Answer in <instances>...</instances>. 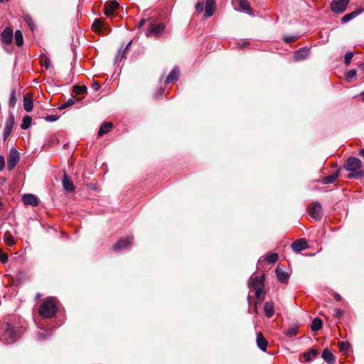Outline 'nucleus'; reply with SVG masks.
Listing matches in <instances>:
<instances>
[{
  "instance_id": "1",
  "label": "nucleus",
  "mask_w": 364,
  "mask_h": 364,
  "mask_svg": "<svg viewBox=\"0 0 364 364\" xmlns=\"http://www.w3.org/2000/svg\"><path fill=\"white\" fill-rule=\"evenodd\" d=\"M24 333V328L14 322L11 316L4 317L0 332V341L6 344L16 342Z\"/></svg>"
},
{
  "instance_id": "2",
  "label": "nucleus",
  "mask_w": 364,
  "mask_h": 364,
  "mask_svg": "<svg viewBox=\"0 0 364 364\" xmlns=\"http://www.w3.org/2000/svg\"><path fill=\"white\" fill-rule=\"evenodd\" d=\"M344 168L350 171L348 178L350 179H361L364 178V168L361 160L355 156L348 157L344 163Z\"/></svg>"
},
{
  "instance_id": "3",
  "label": "nucleus",
  "mask_w": 364,
  "mask_h": 364,
  "mask_svg": "<svg viewBox=\"0 0 364 364\" xmlns=\"http://www.w3.org/2000/svg\"><path fill=\"white\" fill-rule=\"evenodd\" d=\"M58 311L56 300L54 297H48L41 304L39 314L43 318H52L55 316Z\"/></svg>"
},
{
  "instance_id": "4",
  "label": "nucleus",
  "mask_w": 364,
  "mask_h": 364,
  "mask_svg": "<svg viewBox=\"0 0 364 364\" xmlns=\"http://www.w3.org/2000/svg\"><path fill=\"white\" fill-rule=\"evenodd\" d=\"M308 213L316 221L320 220L323 216V209L318 201L313 202L307 208Z\"/></svg>"
},
{
  "instance_id": "5",
  "label": "nucleus",
  "mask_w": 364,
  "mask_h": 364,
  "mask_svg": "<svg viewBox=\"0 0 364 364\" xmlns=\"http://www.w3.org/2000/svg\"><path fill=\"white\" fill-rule=\"evenodd\" d=\"M350 0H333L331 3V9L336 14H341L346 11Z\"/></svg>"
},
{
  "instance_id": "6",
  "label": "nucleus",
  "mask_w": 364,
  "mask_h": 364,
  "mask_svg": "<svg viewBox=\"0 0 364 364\" xmlns=\"http://www.w3.org/2000/svg\"><path fill=\"white\" fill-rule=\"evenodd\" d=\"M119 4L116 0L107 1L105 4L104 14L109 18H112L114 11L119 8Z\"/></svg>"
},
{
  "instance_id": "7",
  "label": "nucleus",
  "mask_w": 364,
  "mask_h": 364,
  "mask_svg": "<svg viewBox=\"0 0 364 364\" xmlns=\"http://www.w3.org/2000/svg\"><path fill=\"white\" fill-rule=\"evenodd\" d=\"M132 243V237H129L119 240L112 247L116 252H121L128 249Z\"/></svg>"
},
{
  "instance_id": "8",
  "label": "nucleus",
  "mask_w": 364,
  "mask_h": 364,
  "mask_svg": "<svg viewBox=\"0 0 364 364\" xmlns=\"http://www.w3.org/2000/svg\"><path fill=\"white\" fill-rule=\"evenodd\" d=\"M19 161V154L16 149H11L7 162V169L12 171Z\"/></svg>"
},
{
  "instance_id": "9",
  "label": "nucleus",
  "mask_w": 364,
  "mask_h": 364,
  "mask_svg": "<svg viewBox=\"0 0 364 364\" xmlns=\"http://www.w3.org/2000/svg\"><path fill=\"white\" fill-rule=\"evenodd\" d=\"M14 126V116L10 114L8 119H6L5 127L4 129L3 137L4 140L6 141L9 135L11 134Z\"/></svg>"
},
{
  "instance_id": "10",
  "label": "nucleus",
  "mask_w": 364,
  "mask_h": 364,
  "mask_svg": "<svg viewBox=\"0 0 364 364\" xmlns=\"http://www.w3.org/2000/svg\"><path fill=\"white\" fill-rule=\"evenodd\" d=\"M275 273L279 282L287 284L289 280V274L285 272V267L282 264H278L275 269Z\"/></svg>"
},
{
  "instance_id": "11",
  "label": "nucleus",
  "mask_w": 364,
  "mask_h": 364,
  "mask_svg": "<svg viewBox=\"0 0 364 364\" xmlns=\"http://www.w3.org/2000/svg\"><path fill=\"white\" fill-rule=\"evenodd\" d=\"M165 27L166 26L163 23H159L157 24L151 23L146 35V36L150 35H154L155 36H159L164 31Z\"/></svg>"
},
{
  "instance_id": "12",
  "label": "nucleus",
  "mask_w": 364,
  "mask_h": 364,
  "mask_svg": "<svg viewBox=\"0 0 364 364\" xmlns=\"http://www.w3.org/2000/svg\"><path fill=\"white\" fill-rule=\"evenodd\" d=\"M265 276L264 274L260 277H251L249 280V287L250 289H256L259 287V286H263L264 282Z\"/></svg>"
},
{
  "instance_id": "13",
  "label": "nucleus",
  "mask_w": 364,
  "mask_h": 364,
  "mask_svg": "<svg viewBox=\"0 0 364 364\" xmlns=\"http://www.w3.org/2000/svg\"><path fill=\"white\" fill-rule=\"evenodd\" d=\"M309 55V49L307 47H302L294 53V59L295 61H302L306 60Z\"/></svg>"
},
{
  "instance_id": "14",
  "label": "nucleus",
  "mask_w": 364,
  "mask_h": 364,
  "mask_svg": "<svg viewBox=\"0 0 364 364\" xmlns=\"http://www.w3.org/2000/svg\"><path fill=\"white\" fill-rule=\"evenodd\" d=\"M132 40H131L125 46V48L122 50V48H120L115 57L114 63L117 64L122 61L123 59H125L127 57V52L129 50L131 45L132 43Z\"/></svg>"
},
{
  "instance_id": "15",
  "label": "nucleus",
  "mask_w": 364,
  "mask_h": 364,
  "mask_svg": "<svg viewBox=\"0 0 364 364\" xmlns=\"http://www.w3.org/2000/svg\"><path fill=\"white\" fill-rule=\"evenodd\" d=\"M216 9V4L215 0H206L205 4V17H211Z\"/></svg>"
},
{
  "instance_id": "16",
  "label": "nucleus",
  "mask_w": 364,
  "mask_h": 364,
  "mask_svg": "<svg viewBox=\"0 0 364 364\" xmlns=\"http://www.w3.org/2000/svg\"><path fill=\"white\" fill-rule=\"evenodd\" d=\"M308 247L307 242L304 239L296 240L291 244V248L295 252H300Z\"/></svg>"
},
{
  "instance_id": "17",
  "label": "nucleus",
  "mask_w": 364,
  "mask_h": 364,
  "mask_svg": "<svg viewBox=\"0 0 364 364\" xmlns=\"http://www.w3.org/2000/svg\"><path fill=\"white\" fill-rule=\"evenodd\" d=\"M363 11H364V9H363L361 8H358L356 10H355L354 11L347 14L345 16H343L341 18V21L343 24L347 23L348 22L350 21L351 20H353V18L357 17L358 15L361 14Z\"/></svg>"
},
{
  "instance_id": "18",
  "label": "nucleus",
  "mask_w": 364,
  "mask_h": 364,
  "mask_svg": "<svg viewBox=\"0 0 364 364\" xmlns=\"http://www.w3.org/2000/svg\"><path fill=\"white\" fill-rule=\"evenodd\" d=\"M13 40V31L10 28H6L2 34L1 41L2 43L5 45H9L12 42Z\"/></svg>"
},
{
  "instance_id": "19",
  "label": "nucleus",
  "mask_w": 364,
  "mask_h": 364,
  "mask_svg": "<svg viewBox=\"0 0 364 364\" xmlns=\"http://www.w3.org/2000/svg\"><path fill=\"white\" fill-rule=\"evenodd\" d=\"M22 201L25 205H31L32 206H37L38 205V198L31 193L24 194L22 196Z\"/></svg>"
},
{
  "instance_id": "20",
  "label": "nucleus",
  "mask_w": 364,
  "mask_h": 364,
  "mask_svg": "<svg viewBox=\"0 0 364 364\" xmlns=\"http://www.w3.org/2000/svg\"><path fill=\"white\" fill-rule=\"evenodd\" d=\"M62 184L64 190L68 192H72L75 190V186L73 185L70 177L66 173L64 174Z\"/></svg>"
},
{
  "instance_id": "21",
  "label": "nucleus",
  "mask_w": 364,
  "mask_h": 364,
  "mask_svg": "<svg viewBox=\"0 0 364 364\" xmlns=\"http://www.w3.org/2000/svg\"><path fill=\"white\" fill-rule=\"evenodd\" d=\"M179 76V68L178 67H175L166 77L164 80L165 84H169L176 81L178 79Z\"/></svg>"
},
{
  "instance_id": "22",
  "label": "nucleus",
  "mask_w": 364,
  "mask_h": 364,
  "mask_svg": "<svg viewBox=\"0 0 364 364\" xmlns=\"http://www.w3.org/2000/svg\"><path fill=\"white\" fill-rule=\"evenodd\" d=\"M263 310H264V316L267 318H269L272 316H273V315L274 314V312H275L273 302L272 301L265 302L264 304Z\"/></svg>"
},
{
  "instance_id": "23",
  "label": "nucleus",
  "mask_w": 364,
  "mask_h": 364,
  "mask_svg": "<svg viewBox=\"0 0 364 364\" xmlns=\"http://www.w3.org/2000/svg\"><path fill=\"white\" fill-rule=\"evenodd\" d=\"M257 344L258 348L265 352L267 350V348L268 346V342L266 338L264 337L262 333H259L257 335Z\"/></svg>"
},
{
  "instance_id": "24",
  "label": "nucleus",
  "mask_w": 364,
  "mask_h": 364,
  "mask_svg": "<svg viewBox=\"0 0 364 364\" xmlns=\"http://www.w3.org/2000/svg\"><path fill=\"white\" fill-rule=\"evenodd\" d=\"M321 357L328 364H333L335 362V356L328 348H324Z\"/></svg>"
},
{
  "instance_id": "25",
  "label": "nucleus",
  "mask_w": 364,
  "mask_h": 364,
  "mask_svg": "<svg viewBox=\"0 0 364 364\" xmlns=\"http://www.w3.org/2000/svg\"><path fill=\"white\" fill-rule=\"evenodd\" d=\"M319 354L318 350L316 348H311L309 350L303 353L304 361L308 363L313 360V358L318 356Z\"/></svg>"
},
{
  "instance_id": "26",
  "label": "nucleus",
  "mask_w": 364,
  "mask_h": 364,
  "mask_svg": "<svg viewBox=\"0 0 364 364\" xmlns=\"http://www.w3.org/2000/svg\"><path fill=\"white\" fill-rule=\"evenodd\" d=\"M112 127H113V124L112 122H103L102 124L101 127H100V129L98 130L97 136H102L105 134H107L110 131V129Z\"/></svg>"
},
{
  "instance_id": "27",
  "label": "nucleus",
  "mask_w": 364,
  "mask_h": 364,
  "mask_svg": "<svg viewBox=\"0 0 364 364\" xmlns=\"http://www.w3.org/2000/svg\"><path fill=\"white\" fill-rule=\"evenodd\" d=\"M339 176V170H336L334 173L332 174L327 176L326 177H323L322 179V183L323 184H331L334 183Z\"/></svg>"
},
{
  "instance_id": "28",
  "label": "nucleus",
  "mask_w": 364,
  "mask_h": 364,
  "mask_svg": "<svg viewBox=\"0 0 364 364\" xmlns=\"http://www.w3.org/2000/svg\"><path fill=\"white\" fill-rule=\"evenodd\" d=\"M103 26H104L103 20L102 18H95L92 25V28L95 32L100 33L102 31Z\"/></svg>"
},
{
  "instance_id": "29",
  "label": "nucleus",
  "mask_w": 364,
  "mask_h": 364,
  "mask_svg": "<svg viewBox=\"0 0 364 364\" xmlns=\"http://www.w3.org/2000/svg\"><path fill=\"white\" fill-rule=\"evenodd\" d=\"M299 327L297 326H291L287 329L284 330V334L288 338H294L298 333Z\"/></svg>"
},
{
  "instance_id": "30",
  "label": "nucleus",
  "mask_w": 364,
  "mask_h": 364,
  "mask_svg": "<svg viewBox=\"0 0 364 364\" xmlns=\"http://www.w3.org/2000/svg\"><path fill=\"white\" fill-rule=\"evenodd\" d=\"M323 326V322L319 318H315L311 323V329L313 331H317L320 330Z\"/></svg>"
},
{
  "instance_id": "31",
  "label": "nucleus",
  "mask_w": 364,
  "mask_h": 364,
  "mask_svg": "<svg viewBox=\"0 0 364 364\" xmlns=\"http://www.w3.org/2000/svg\"><path fill=\"white\" fill-rule=\"evenodd\" d=\"M33 100L32 98H29L26 96H24L23 97V107H24V109L29 112L32 110L33 109Z\"/></svg>"
},
{
  "instance_id": "32",
  "label": "nucleus",
  "mask_w": 364,
  "mask_h": 364,
  "mask_svg": "<svg viewBox=\"0 0 364 364\" xmlns=\"http://www.w3.org/2000/svg\"><path fill=\"white\" fill-rule=\"evenodd\" d=\"M87 87L85 85H75L73 87V92L76 95H83L87 92Z\"/></svg>"
},
{
  "instance_id": "33",
  "label": "nucleus",
  "mask_w": 364,
  "mask_h": 364,
  "mask_svg": "<svg viewBox=\"0 0 364 364\" xmlns=\"http://www.w3.org/2000/svg\"><path fill=\"white\" fill-rule=\"evenodd\" d=\"M32 119L29 115H26L23 118L22 124H21V127L22 129H27L31 124Z\"/></svg>"
},
{
  "instance_id": "34",
  "label": "nucleus",
  "mask_w": 364,
  "mask_h": 364,
  "mask_svg": "<svg viewBox=\"0 0 364 364\" xmlns=\"http://www.w3.org/2000/svg\"><path fill=\"white\" fill-rule=\"evenodd\" d=\"M240 8L246 13H250L251 9L247 0H240L239 3Z\"/></svg>"
},
{
  "instance_id": "35",
  "label": "nucleus",
  "mask_w": 364,
  "mask_h": 364,
  "mask_svg": "<svg viewBox=\"0 0 364 364\" xmlns=\"http://www.w3.org/2000/svg\"><path fill=\"white\" fill-rule=\"evenodd\" d=\"M15 43L18 46H21L23 43V35L20 30L15 32Z\"/></svg>"
},
{
  "instance_id": "36",
  "label": "nucleus",
  "mask_w": 364,
  "mask_h": 364,
  "mask_svg": "<svg viewBox=\"0 0 364 364\" xmlns=\"http://www.w3.org/2000/svg\"><path fill=\"white\" fill-rule=\"evenodd\" d=\"M4 242L9 247H13L16 244L14 237L10 233L5 234Z\"/></svg>"
},
{
  "instance_id": "37",
  "label": "nucleus",
  "mask_w": 364,
  "mask_h": 364,
  "mask_svg": "<svg viewBox=\"0 0 364 364\" xmlns=\"http://www.w3.org/2000/svg\"><path fill=\"white\" fill-rule=\"evenodd\" d=\"M23 20L27 23V25L29 26V28L31 29V31H34L36 26L34 24V22L32 19V18L28 14H24L23 15Z\"/></svg>"
},
{
  "instance_id": "38",
  "label": "nucleus",
  "mask_w": 364,
  "mask_h": 364,
  "mask_svg": "<svg viewBox=\"0 0 364 364\" xmlns=\"http://www.w3.org/2000/svg\"><path fill=\"white\" fill-rule=\"evenodd\" d=\"M279 259V256L277 253H269L266 257L265 260L269 263H275Z\"/></svg>"
},
{
  "instance_id": "39",
  "label": "nucleus",
  "mask_w": 364,
  "mask_h": 364,
  "mask_svg": "<svg viewBox=\"0 0 364 364\" xmlns=\"http://www.w3.org/2000/svg\"><path fill=\"white\" fill-rule=\"evenodd\" d=\"M339 349L341 352L346 353L350 350V344L346 341H341L338 343Z\"/></svg>"
},
{
  "instance_id": "40",
  "label": "nucleus",
  "mask_w": 364,
  "mask_h": 364,
  "mask_svg": "<svg viewBox=\"0 0 364 364\" xmlns=\"http://www.w3.org/2000/svg\"><path fill=\"white\" fill-rule=\"evenodd\" d=\"M75 103V99L73 98H70L68 99L65 102H64L63 105H61L59 107H58V109L61 110V109H66L68 108V107L74 105Z\"/></svg>"
},
{
  "instance_id": "41",
  "label": "nucleus",
  "mask_w": 364,
  "mask_h": 364,
  "mask_svg": "<svg viewBox=\"0 0 364 364\" xmlns=\"http://www.w3.org/2000/svg\"><path fill=\"white\" fill-rule=\"evenodd\" d=\"M354 55V53L351 51L347 52L344 55V63L346 66H348L350 61Z\"/></svg>"
},
{
  "instance_id": "42",
  "label": "nucleus",
  "mask_w": 364,
  "mask_h": 364,
  "mask_svg": "<svg viewBox=\"0 0 364 364\" xmlns=\"http://www.w3.org/2000/svg\"><path fill=\"white\" fill-rule=\"evenodd\" d=\"M16 104V91L12 90L10 95L9 105L11 107H14Z\"/></svg>"
},
{
  "instance_id": "43",
  "label": "nucleus",
  "mask_w": 364,
  "mask_h": 364,
  "mask_svg": "<svg viewBox=\"0 0 364 364\" xmlns=\"http://www.w3.org/2000/svg\"><path fill=\"white\" fill-rule=\"evenodd\" d=\"M299 36H298V35L287 36L284 37V41L287 43H293V42H295L296 41H297L299 39Z\"/></svg>"
},
{
  "instance_id": "44",
  "label": "nucleus",
  "mask_w": 364,
  "mask_h": 364,
  "mask_svg": "<svg viewBox=\"0 0 364 364\" xmlns=\"http://www.w3.org/2000/svg\"><path fill=\"white\" fill-rule=\"evenodd\" d=\"M356 70L353 69V70H350L349 71H348L346 74V78L350 80H351L353 77H355L356 76Z\"/></svg>"
},
{
  "instance_id": "45",
  "label": "nucleus",
  "mask_w": 364,
  "mask_h": 364,
  "mask_svg": "<svg viewBox=\"0 0 364 364\" xmlns=\"http://www.w3.org/2000/svg\"><path fill=\"white\" fill-rule=\"evenodd\" d=\"M343 314V311L341 309L336 308L334 309L333 316L334 317L340 319Z\"/></svg>"
},
{
  "instance_id": "46",
  "label": "nucleus",
  "mask_w": 364,
  "mask_h": 364,
  "mask_svg": "<svg viewBox=\"0 0 364 364\" xmlns=\"http://www.w3.org/2000/svg\"><path fill=\"white\" fill-rule=\"evenodd\" d=\"M196 9L198 13H201L205 10L204 3L203 1L198 2L196 4Z\"/></svg>"
},
{
  "instance_id": "47",
  "label": "nucleus",
  "mask_w": 364,
  "mask_h": 364,
  "mask_svg": "<svg viewBox=\"0 0 364 364\" xmlns=\"http://www.w3.org/2000/svg\"><path fill=\"white\" fill-rule=\"evenodd\" d=\"M59 117L57 116V115H54V114H50V115H47L46 117H45V119L47 121V122H55L58 119Z\"/></svg>"
},
{
  "instance_id": "48",
  "label": "nucleus",
  "mask_w": 364,
  "mask_h": 364,
  "mask_svg": "<svg viewBox=\"0 0 364 364\" xmlns=\"http://www.w3.org/2000/svg\"><path fill=\"white\" fill-rule=\"evenodd\" d=\"M0 261L2 263H5L8 261V255L5 252L0 250Z\"/></svg>"
},
{
  "instance_id": "49",
  "label": "nucleus",
  "mask_w": 364,
  "mask_h": 364,
  "mask_svg": "<svg viewBox=\"0 0 364 364\" xmlns=\"http://www.w3.org/2000/svg\"><path fill=\"white\" fill-rule=\"evenodd\" d=\"M42 65L46 69H49L50 66V61L49 58H48L47 57L44 58L43 60L42 61Z\"/></svg>"
},
{
  "instance_id": "50",
  "label": "nucleus",
  "mask_w": 364,
  "mask_h": 364,
  "mask_svg": "<svg viewBox=\"0 0 364 364\" xmlns=\"http://www.w3.org/2000/svg\"><path fill=\"white\" fill-rule=\"evenodd\" d=\"M255 289H256L255 296H256L257 299H259L260 295H261V294H262V293L263 292V286L259 287H257V288H256Z\"/></svg>"
},
{
  "instance_id": "51",
  "label": "nucleus",
  "mask_w": 364,
  "mask_h": 364,
  "mask_svg": "<svg viewBox=\"0 0 364 364\" xmlns=\"http://www.w3.org/2000/svg\"><path fill=\"white\" fill-rule=\"evenodd\" d=\"M5 166V160L3 156L0 155V171L3 170Z\"/></svg>"
},
{
  "instance_id": "52",
  "label": "nucleus",
  "mask_w": 364,
  "mask_h": 364,
  "mask_svg": "<svg viewBox=\"0 0 364 364\" xmlns=\"http://www.w3.org/2000/svg\"><path fill=\"white\" fill-rule=\"evenodd\" d=\"M146 20L144 18L141 19L138 23V27L141 28L146 23Z\"/></svg>"
},
{
  "instance_id": "53",
  "label": "nucleus",
  "mask_w": 364,
  "mask_h": 364,
  "mask_svg": "<svg viewBox=\"0 0 364 364\" xmlns=\"http://www.w3.org/2000/svg\"><path fill=\"white\" fill-rule=\"evenodd\" d=\"M334 299H335L337 301H341V299H342V297H341V296L340 294H337V293H336V294H334Z\"/></svg>"
},
{
  "instance_id": "54",
  "label": "nucleus",
  "mask_w": 364,
  "mask_h": 364,
  "mask_svg": "<svg viewBox=\"0 0 364 364\" xmlns=\"http://www.w3.org/2000/svg\"><path fill=\"white\" fill-rule=\"evenodd\" d=\"M164 94H165V90L163 88L159 89L156 92L157 95H164Z\"/></svg>"
},
{
  "instance_id": "55",
  "label": "nucleus",
  "mask_w": 364,
  "mask_h": 364,
  "mask_svg": "<svg viewBox=\"0 0 364 364\" xmlns=\"http://www.w3.org/2000/svg\"><path fill=\"white\" fill-rule=\"evenodd\" d=\"M250 43L248 41L243 42L242 43H239L238 46L240 49H242L245 46L249 45Z\"/></svg>"
},
{
  "instance_id": "56",
  "label": "nucleus",
  "mask_w": 364,
  "mask_h": 364,
  "mask_svg": "<svg viewBox=\"0 0 364 364\" xmlns=\"http://www.w3.org/2000/svg\"><path fill=\"white\" fill-rule=\"evenodd\" d=\"M358 66L360 70L364 71V63H360Z\"/></svg>"
},
{
  "instance_id": "57",
  "label": "nucleus",
  "mask_w": 364,
  "mask_h": 364,
  "mask_svg": "<svg viewBox=\"0 0 364 364\" xmlns=\"http://www.w3.org/2000/svg\"><path fill=\"white\" fill-rule=\"evenodd\" d=\"M92 86L95 87V91H97L100 87V85L97 82H95Z\"/></svg>"
},
{
  "instance_id": "58",
  "label": "nucleus",
  "mask_w": 364,
  "mask_h": 364,
  "mask_svg": "<svg viewBox=\"0 0 364 364\" xmlns=\"http://www.w3.org/2000/svg\"><path fill=\"white\" fill-rule=\"evenodd\" d=\"M38 338H39V339H41H41L45 338V335H44V333H39L38 334Z\"/></svg>"
},
{
  "instance_id": "59",
  "label": "nucleus",
  "mask_w": 364,
  "mask_h": 364,
  "mask_svg": "<svg viewBox=\"0 0 364 364\" xmlns=\"http://www.w3.org/2000/svg\"><path fill=\"white\" fill-rule=\"evenodd\" d=\"M359 155L360 156H364V149H361L360 151H359Z\"/></svg>"
},
{
  "instance_id": "60",
  "label": "nucleus",
  "mask_w": 364,
  "mask_h": 364,
  "mask_svg": "<svg viewBox=\"0 0 364 364\" xmlns=\"http://www.w3.org/2000/svg\"><path fill=\"white\" fill-rule=\"evenodd\" d=\"M360 95H361V97H362V100H363V102H364V92H362L360 93Z\"/></svg>"
},
{
  "instance_id": "61",
  "label": "nucleus",
  "mask_w": 364,
  "mask_h": 364,
  "mask_svg": "<svg viewBox=\"0 0 364 364\" xmlns=\"http://www.w3.org/2000/svg\"><path fill=\"white\" fill-rule=\"evenodd\" d=\"M41 296V294L38 293L36 294V299H38Z\"/></svg>"
},
{
  "instance_id": "62",
  "label": "nucleus",
  "mask_w": 364,
  "mask_h": 364,
  "mask_svg": "<svg viewBox=\"0 0 364 364\" xmlns=\"http://www.w3.org/2000/svg\"><path fill=\"white\" fill-rule=\"evenodd\" d=\"M255 311L256 313H257V307H255Z\"/></svg>"
},
{
  "instance_id": "63",
  "label": "nucleus",
  "mask_w": 364,
  "mask_h": 364,
  "mask_svg": "<svg viewBox=\"0 0 364 364\" xmlns=\"http://www.w3.org/2000/svg\"><path fill=\"white\" fill-rule=\"evenodd\" d=\"M4 181V178H0V181Z\"/></svg>"
},
{
  "instance_id": "64",
  "label": "nucleus",
  "mask_w": 364,
  "mask_h": 364,
  "mask_svg": "<svg viewBox=\"0 0 364 364\" xmlns=\"http://www.w3.org/2000/svg\"><path fill=\"white\" fill-rule=\"evenodd\" d=\"M2 205V203L0 201V208L1 207Z\"/></svg>"
}]
</instances>
